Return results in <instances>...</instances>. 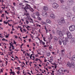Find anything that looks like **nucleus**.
<instances>
[{
	"label": "nucleus",
	"mask_w": 75,
	"mask_h": 75,
	"mask_svg": "<svg viewBox=\"0 0 75 75\" xmlns=\"http://www.w3.org/2000/svg\"><path fill=\"white\" fill-rule=\"evenodd\" d=\"M5 14L4 13H3L2 14V16H1L2 17H4V16Z\"/></svg>",
	"instance_id": "58836bf2"
},
{
	"label": "nucleus",
	"mask_w": 75,
	"mask_h": 75,
	"mask_svg": "<svg viewBox=\"0 0 75 75\" xmlns=\"http://www.w3.org/2000/svg\"><path fill=\"white\" fill-rule=\"evenodd\" d=\"M13 41L14 42V44H16V42H14V40Z\"/></svg>",
	"instance_id": "69168bd1"
},
{
	"label": "nucleus",
	"mask_w": 75,
	"mask_h": 75,
	"mask_svg": "<svg viewBox=\"0 0 75 75\" xmlns=\"http://www.w3.org/2000/svg\"><path fill=\"white\" fill-rule=\"evenodd\" d=\"M42 44L43 45H45V42H42Z\"/></svg>",
	"instance_id": "0e129e2a"
},
{
	"label": "nucleus",
	"mask_w": 75,
	"mask_h": 75,
	"mask_svg": "<svg viewBox=\"0 0 75 75\" xmlns=\"http://www.w3.org/2000/svg\"><path fill=\"white\" fill-rule=\"evenodd\" d=\"M59 50L57 49V54H59Z\"/></svg>",
	"instance_id": "72a5a7b5"
},
{
	"label": "nucleus",
	"mask_w": 75,
	"mask_h": 75,
	"mask_svg": "<svg viewBox=\"0 0 75 75\" xmlns=\"http://www.w3.org/2000/svg\"><path fill=\"white\" fill-rule=\"evenodd\" d=\"M50 17H51V18H55V15H54V14H51L50 15Z\"/></svg>",
	"instance_id": "f3484780"
},
{
	"label": "nucleus",
	"mask_w": 75,
	"mask_h": 75,
	"mask_svg": "<svg viewBox=\"0 0 75 75\" xmlns=\"http://www.w3.org/2000/svg\"><path fill=\"white\" fill-rule=\"evenodd\" d=\"M42 15L44 17H47V13L46 11H43L42 12Z\"/></svg>",
	"instance_id": "9d476101"
},
{
	"label": "nucleus",
	"mask_w": 75,
	"mask_h": 75,
	"mask_svg": "<svg viewBox=\"0 0 75 75\" xmlns=\"http://www.w3.org/2000/svg\"><path fill=\"white\" fill-rule=\"evenodd\" d=\"M71 61H75V55L73 56L72 58H71Z\"/></svg>",
	"instance_id": "a211bd4d"
},
{
	"label": "nucleus",
	"mask_w": 75,
	"mask_h": 75,
	"mask_svg": "<svg viewBox=\"0 0 75 75\" xmlns=\"http://www.w3.org/2000/svg\"><path fill=\"white\" fill-rule=\"evenodd\" d=\"M61 8H62V9H65V7H65V5H62L61 6Z\"/></svg>",
	"instance_id": "6ab92c4d"
},
{
	"label": "nucleus",
	"mask_w": 75,
	"mask_h": 75,
	"mask_svg": "<svg viewBox=\"0 0 75 75\" xmlns=\"http://www.w3.org/2000/svg\"><path fill=\"white\" fill-rule=\"evenodd\" d=\"M13 4L14 5V6H15L16 5V3H15V2H13Z\"/></svg>",
	"instance_id": "4d7b16f0"
},
{
	"label": "nucleus",
	"mask_w": 75,
	"mask_h": 75,
	"mask_svg": "<svg viewBox=\"0 0 75 75\" xmlns=\"http://www.w3.org/2000/svg\"><path fill=\"white\" fill-rule=\"evenodd\" d=\"M43 40L44 41H46V40H45V37H44L43 38Z\"/></svg>",
	"instance_id": "c03bdc74"
},
{
	"label": "nucleus",
	"mask_w": 75,
	"mask_h": 75,
	"mask_svg": "<svg viewBox=\"0 0 75 75\" xmlns=\"http://www.w3.org/2000/svg\"><path fill=\"white\" fill-rule=\"evenodd\" d=\"M38 54H37V55H35V56L36 57H38Z\"/></svg>",
	"instance_id": "338daca9"
},
{
	"label": "nucleus",
	"mask_w": 75,
	"mask_h": 75,
	"mask_svg": "<svg viewBox=\"0 0 75 75\" xmlns=\"http://www.w3.org/2000/svg\"><path fill=\"white\" fill-rule=\"evenodd\" d=\"M50 38H51V39H52V35H51V34H50Z\"/></svg>",
	"instance_id": "a19ab883"
},
{
	"label": "nucleus",
	"mask_w": 75,
	"mask_h": 75,
	"mask_svg": "<svg viewBox=\"0 0 75 75\" xmlns=\"http://www.w3.org/2000/svg\"><path fill=\"white\" fill-rule=\"evenodd\" d=\"M30 36H31V37H32V39H33V35H31V34H30Z\"/></svg>",
	"instance_id": "de8ad7c7"
},
{
	"label": "nucleus",
	"mask_w": 75,
	"mask_h": 75,
	"mask_svg": "<svg viewBox=\"0 0 75 75\" xmlns=\"http://www.w3.org/2000/svg\"><path fill=\"white\" fill-rule=\"evenodd\" d=\"M33 55H34V54H32L30 55V59H32V58H32V57H33Z\"/></svg>",
	"instance_id": "c85d7f7f"
},
{
	"label": "nucleus",
	"mask_w": 75,
	"mask_h": 75,
	"mask_svg": "<svg viewBox=\"0 0 75 75\" xmlns=\"http://www.w3.org/2000/svg\"><path fill=\"white\" fill-rule=\"evenodd\" d=\"M52 33H53V34H55V31H54V30H52Z\"/></svg>",
	"instance_id": "f704fd0d"
},
{
	"label": "nucleus",
	"mask_w": 75,
	"mask_h": 75,
	"mask_svg": "<svg viewBox=\"0 0 75 75\" xmlns=\"http://www.w3.org/2000/svg\"><path fill=\"white\" fill-rule=\"evenodd\" d=\"M13 51H12L11 52H10L11 54H12V55L13 54Z\"/></svg>",
	"instance_id": "680f3d73"
},
{
	"label": "nucleus",
	"mask_w": 75,
	"mask_h": 75,
	"mask_svg": "<svg viewBox=\"0 0 75 75\" xmlns=\"http://www.w3.org/2000/svg\"><path fill=\"white\" fill-rule=\"evenodd\" d=\"M60 1L62 4H63L64 3V1L63 0H60Z\"/></svg>",
	"instance_id": "393cba45"
},
{
	"label": "nucleus",
	"mask_w": 75,
	"mask_h": 75,
	"mask_svg": "<svg viewBox=\"0 0 75 75\" xmlns=\"http://www.w3.org/2000/svg\"><path fill=\"white\" fill-rule=\"evenodd\" d=\"M38 61V59L36 58L35 60V61Z\"/></svg>",
	"instance_id": "49530a36"
},
{
	"label": "nucleus",
	"mask_w": 75,
	"mask_h": 75,
	"mask_svg": "<svg viewBox=\"0 0 75 75\" xmlns=\"http://www.w3.org/2000/svg\"><path fill=\"white\" fill-rule=\"evenodd\" d=\"M46 22L47 23H49V24L51 23V21L49 19H47L46 20Z\"/></svg>",
	"instance_id": "2eb2a0df"
},
{
	"label": "nucleus",
	"mask_w": 75,
	"mask_h": 75,
	"mask_svg": "<svg viewBox=\"0 0 75 75\" xmlns=\"http://www.w3.org/2000/svg\"><path fill=\"white\" fill-rule=\"evenodd\" d=\"M24 14L25 16H26L28 17V16H29V13H24Z\"/></svg>",
	"instance_id": "5701e85b"
},
{
	"label": "nucleus",
	"mask_w": 75,
	"mask_h": 75,
	"mask_svg": "<svg viewBox=\"0 0 75 75\" xmlns=\"http://www.w3.org/2000/svg\"><path fill=\"white\" fill-rule=\"evenodd\" d=\"M31 21H30V23H33L34 22V21H33V19H31Z\"/></svg>",
	"instance_id": "3c124183"
},
{
	"label": "nucleus",
	"mask_w": 75,
	"mask_h": 75,
	"mask_svg": "<svg viewBox=\"0 0 75 75\" xmlns=\"http://www.w3.org/2000/svg\"><path fill=\"white\" fill-rule=\"evenodd\" d=\"M48 9V7L47 6H44L43 10H44L45 11H47Z\"/></svg>",
	"instance_id": "4468645a"
},
{
	"label": "nucleus",
	"mask_w": 75,
	"mask_h": 75,
	"mask_svg": "<svg viewBox=\"0 0 75 75\" xmlns=\"http://www.w3.org/2000/svg\"><path fill=\"white\" fill-rule=\"evenodd\" d=\"M26 54H27L28 57H30V54H28V53H26Z\"/></svg>",
	"instance_id": "37998d69"
},
{
	"label": "nucleus",
	"mask_w": 75,
	"mask_h": 75,
	"mask_svg": "<svg viewBox=\"0 0 75 75\" xmlns=\"http://www.w3.org/2000/svg\"><path fill=\"white\" fill-rule=\"evenodd\" d=\"M26 23L27 24H28V23H29V22L27 20L26 21Z\"/></svg>",
	"instance_id": "4c0bfd02"
},
{
	"label": "nucleus",
	"mask_w": 75,
	"mask_h": 75,
	"mask_svg": "<svg viewBox=\"0 0 75 75\" xmlns=\"http://www.w3.org/2000/svg\"><path fill=\"white\" fill-rule=\"evenodd\" d=\"M71 42L72 43H75V38H73L71 39Z\"/></svg>",
	"instance_id": "dca6fc26"
},
{
	"label": "nucleus",
	"mask_w": 75,
	"mask_h": 75,
	"mask_svg": "<svg viewBox=\"0 0 75 75\" xmlns=\"http://www.w3.org/2000/svg\"><path fill=\"white\" fill-rule=\"evenodd\" d=\"M36 16H38V19H41V18L39 16H40V12L38 11H36L35 13Z\"/></svg>",
	"instance_id": "1a4fd4ad"
},
{
	"label": "nucleus",
	"mask_w": 75,
	"mask_h": 75,
	"mask_svg": "<svg viewBox=\"0 0 75 75\" xmlns=\"http://www.w3.org/2000/svg\"><path fill=\"white\" fill-rule=\"evenodd\" d=\"M37 26L38 27L39 26V27H41V25H40L39 24H38Z\"/></svg>",
	"instance_id": "6e6d98bb"
},
{
	"label": "nucleus",
	"mask_w": 75,
	"mask_h": 75,
	"mask_svg": "<svg viewBox=\"0 0 75 75\" xmlns=\"http://www.w3.org/2000/svg\"><path fill=\"white\" fill-rule=\"evenodd\" d=\"M5 14H7V11H5Z\"/></svg>",
	"instance_id": "8fccbe9b"
},
{
	"label": "nucleus",
	"mask_w": 75,
	"mask_h": 75,
	"mask_svg": "<svg viewBox=\"0 0 75 75\" xmlns=\"http://www.w3.org/2000/svg\"><path fill=\"white\" fill-rule=\"evenodd\" d=\"M33 46H35V44L34 43H33Z\"/></svg>",
	"instance_id": "774afa93"
},
{
	"label": "nucleus",
	"mask_w": 75,
	"mask_h": 75,
	"mask_svg": "<svg viewBox=\"0 0 75 75\" xmlns=\"http://www.w3.org/2000/svg\"><path fill=\"white\" fill-rule=\"evenodd\" d=\"M22 10L24 11L25 13H27V11L26 10H30L32 12H33L34 11V9L32 8H31V6H30V5H28L27 4H26V6H25V7H22Z\"/></svg>",
	"instance_id": "f257e3e1"
},
{
	"label": "nucleus",
	"mask_w": 75,
	"mask_h": 75,
	"mask_svg": "<svg viewBox=\"0 0 75 75\" xmlns=\"http://www.w3.org/2000/svg\"><path fill=\"white\" fill-rule=\"evenodd\" d=\"M32 2H33V3H34L35 1V0H31Z\"/></svg>",
	"instance_id": "e433bc0d"
},
{
	"label": "nucleus",
	"mask_w": 75,
	"mask_h": 75,
	"mask_svg": "<svg viewBox=\"0 0 75 75\" xmlns=\"http://www.w3.org/2000/svg\"><path fill=\"white\" fill-rule=\"evenodd\" d=\"M57 66H56V65H55V66H54V68L55 69H56L57 68Z\"/></svg>",
	"instance_id": "052dcab7"
},
{
	"label": "nucleus",
	"mask_w": 75,
	"mask_h": 75,
	"mask_svg": "<svg viewBox=\"0 0 75 75\" xmlns=\"http://www.w3.org/2000/svg\"><path fill=\"white\" fill-rule=\"evenodd\" d=\"M58 22L59 25H62L63 24L62 23H65V20H64V19L62 20L59 19L58 20Z\"/></svg>",
	"instance_id": "7ed1b4c3"
},
{
	"label": "nucleus",
	"mask_w": 75,
	"mask_h": 75,
	"mask_svg": "<svg viewBox=\"0 0 75 75\" xmlns=\"http://www.w3.org/2000/svg\"><path fill=\"white\" fill-rule=\"evenodd\" d=\"M64 72H67V73H69V71L68 70H64Z\"/></svg>",
	"instance_id": "c756f323"
},
{
	"label": "nucleus",
	"mask_w": 75,
	"mask_h": 75,
	"mask_svg": "<svg viewBox=\"0 0 75 75\" xmlns=\"http://www.w3.org/2000/svg\"><path fill=\"white\" fill-rule=\"evenodd\" d=\"M4 24H8V22H6V21H4Z\"/></svg>",
	"instance_id": "473e14b6"
},
{
	"label": "nucleus",
	"mask_w": 75,
	"mask_h": 75,
	"mask_svg": "<svg viewBox=\"0 0 75 75\" xmlns=\"http://www.w3.org/2000/svg\"><path fill=\"white\" fill-rule=\"evenodd\" d=\"M67 67H69V68H71V67L72 68H74L75 67V64H74V62H72L71 64H70L69 62H68L67 63Z\"/></svg>",
	"instance_id": "f03ea898"
},
{
	"label": "nucleus",
	"mask_w": 75,
	"mask_h": 75,
	"mask_svg": "<svg viewBox=\"0 0 75 75\" xmlns=\"http://www.w3.org/2000/svg\"><path fill=\"white\" fill-rule=\"evenodd\" d=\"M31 28V27L29 26H28L26 27V28Z\"/></svg>",
	"instance_id": "864d4df0"
},
{
	"label": "nucleus",
	"mask_w": 75,
	"mask_h": 75,
	"mask_svg": "<svg viewBox=\"0 0 75 75\" xmlns=\"http://www.w3.org/2000/svg\"><path fill=\"white\" fill-rule=\"evenodd\" d=\"M40 44H42V42H43V41H42V40H40Z\"/></svg>",
	"instance_id": "09e8293b"
},
{
	"label": "nucleus",
	"mask_w": 75,
	"mask_h": 75,
	"mask_svg": "<svg viewBox=\"0 0 75 75\" xmlns=\"http://www.w3.org/2000/svg\"><path fill=\"white\" fill-rule=\"evenodd\" d=\"M44 27H45V30L47 29V28H46V26H45Z\"/></svg>",
	"instance_id": "bf43d9fd"
},
{
	"label": "nucleus",
	"mask_w": 75,
	"mask_h": 75,
	"mask_svg": "<svg viewBox=\"0 0 75 75\" xmlns=\"http://www.w3.org/2000/svg\"><path fill=\"white\" fill-rule=\"evenodd\" d=\"M42 24H44V25H46V24H47L46 22H44V21H42Z\"/></svg>",
	"instance_id": "2f4dec72"
},
{
	"label": "nucleus",
	"mask_w": 75,
	"mask_h": 75,
	"mask_svg": "<svg viewBox=\"0 0 75 75\" xmlns=\"http://www.w3.org/2000/svg\"><path fill=\"white\" fill-rule=\"evenodd\" d=\"M73 3H74V0H68L67 3L69 6H71Z\"/></svg>",
	"instance_id": "20e7f679"
},
{
	"label": "nucleus",
	"mask_w": 75,
	"mask_h": 75,
	"mask_svg": "<svg viewBox=\"0 0 75 75\" xmlns=\"http://www.w3.org/2000/svg\"><path fill=\"white\" fill-rule=\"evenodd\" d=\"M71 17L72 19H75V16L74 15H72L71 16Z\"/></svg>",
	"instance_id": "bb28decb"
},
{
	"label": "nucleus",
	"mask_w": 75,
	"mask_h": 75,
	"mask_svg": "<svg viewBox=\"0 0 75 75\" xmlns=\"http://www.w3.org/2000/svg\"><path fill=\"white\" fill-rule=\"evenodd\" d=\"M72 13L70 12H68L67 13V16L69 18H72Z\"/></svg>",
	"instance_id": "0eeeda50"
},
{
	"label": "nucleus",
	"mask_w": 75,
	"mask_h": 75,
	"mask_svg": "<svg viewBox=\"0 0 75 75\" xmlns=\"http://www.w3.org/2000/svg\"><path fill=\"white\" fill-rule=\"evenodd\" d=\"M12 30H13V31H14V30H15L14 28H12Z\"/></svg>",
	"instance_id": "13d9d810"
},
{
	"label": "nucleus",
	"mask_w": 75,
	"mask_h": 75,
	"mask_svg": "<svg viewBox=\"0 0 75 75\" xmlns=\"http://www.w3.org/2000/svg\"><path fill=\"white\" fill-rule=\"evenodd\" d=\"M23 4H26L27 3H29L28 1H27L25 0L23 1Z\"/></svg>",
	"instance_id": "412c9836"
},
{
	"label": "nucleus",
	"mask_w": 75,
	"mask_h": 75,
	"mask_svg": "<svg viewBox=\"0 0 75 75\" xmlns=\"http://www.w3.org/2000/svg\"><path fill=\"white\" fill-rule=\"evenodd\" d=\"M69 29L70 31H74L75 29V26L74 25L70 26L69 27Z\"/></svg>",
	"instance_id": "423d86ee"
},
{
	"label": "nucleus",
	"mask_w": 75,
	"mask_h": 75,
	"mask_svg": "<svg viewBox=\"0 0 75 75\" xmlns=\"http://www.w3.org/2000/svg\"><path fill=\"white\" fill-rule=\"evenodd\" d=\"M50 55H51V54L50 52H48L47 54V57H50Z\"/></svg>",
	"instance_id": "a878e982"
},
{
	"label": "nucleus",
	"mask_w": 75,
	"mask_h": 75,
	"mask_svg": "<svg viewBox=\"0 0 75 75\" xmlns=\"http://www.w3.org/2000/svg\"><path fill=\"white\" fill-rule=\"evenodd\" d=\"M62 42L64 45H67V42L66 41L63 40L62 41Z\"/></svg>",
	"instance_id": "4be33fe9"
},
{
	"label": "nucleus",
	"mask_w": 75,
	"mask_h": 75,
	"mask_svg": "<svg viewBox=\"0 0 75 75\" xmlns=\"http://www.w3.org/2000/svg\"><path fill=\"white\" fill-rule=\"evenodd\" d=\"M2 41H5V40H6V39H5L4 38H3V39H2Z\"/></svg>",
	"instance_id": "603ef678"
},
{
	"label": "nucleus",
	"mask_w": 75,
	"mask_h": 75,
	"mask_svg": "<svg viewBox=\"0 0 75 75\" xmlns=\"http://www.w3.org/2000/svg\"><path fill=\"white\" fill-rule=\"evenodd\" d=\"M65 10L67 11H69L70 10V8L69 6H67L65 7Z\"/></svg>",
	"instance_id": "ddd939ff"
},
{
	"label": "nucleus",
	"mask_w": 75,
	"mask_h": 75,
	"mask_svg": "<svg viewBox=\"0 0 75 75\" xmlns=\"http://www.w3.org/2000/svg\"><path fill=\"white\" fill-rule=\"evenodd\" d=\"M5 37L6 38H8V36L7 35H5Z\"/></svg>",
	"instance_id": "5fc2aeb1"
},
{
	"label": "nucleus",
	"mask_w": 75,
	"mask_h": 75,
	"mask_svg": "<svg viewBox=\"0 0 75 75\" xmlns=\"http://www.w3.org/2000/svg\"><path fill=\"white\" fill-rule=\"evenodd\" d=\"M53 7L54 8H57L58 7V5L57 4L54 3L53 4Z\"/></svg>",
	"instance_id": "6e6552de"
},
{
	"label": "nucleus",
	"mask_w": 75,
	"mask_h": 75,
	"mask_svg": "<svg viewBox=\"0 0 75 75\" xmlns=\"http://www.w3.org/2000/svg\"><path fill=\"white\" fill-rule=\"evenodd\" d=\"M53 41L54 42H57L58 41V38L56 36H53Z\"/></svg>",
	"instance_id": "f8f14e48"
},
{
	"label": "nucleus",
	"mask_w": 75,
	"mask_h": 75,
	"mask_svg": "<svg viewBox=\"0 0 75 75\" xmlns=\"http://www.w3.org/2000/svg\"><path fill=\"white\" fill-rule=\"evenodd\" d=\"M61 52L62 53V55L63 56V55H64V53L65 52V50H61Z\"/></svg>",
	"instance_id": "aec40b11"
},
{
	"label": "nucleus",
	"mask_w": 75,
	"mask_h": 75,
	"mask_svg": "<svg viewBox=\"0 0 75 75\" xmlns=\"http://www.w3.org/2000/svg\"><path fill=\"white\" fill-rule=\"evenodd\" d=\"M58 35L60 37H62V35H62V31H59L58 32Z\"/></svg>",
	"instance_id": "9b49d317"
},
{
	"label": "nucleus",
	"mask_w": 75,
	"mask_h": 75,
	"mask_svg": "<svg viewBox=\"0 0 75 75\" xmlns=\"http://www.w3.org/2000/svg\"><path fill=\"white\" fill-rule=\"evenodd\" d=\"M32 58H33V59H33V60H34L35 58V57H34V56L32 57Z\"/></svg>",
	"instance_id": "a18cd8bd"
},
{
	"label": "nucleus",
	"mask_w": 75,
	"mask_h": 75,
	"mask_svg": "<svg viewBox=\"0 0 75 75\" xmlns=\"http://www.w3.org/2000/svg\"><path fill=\"white\" fill-rule=\"evenodd\" d=\"M73 11L75 13V6H74L73 8Z\"/></svg>",
	"instance_id": "cd10ccee"
},
{
	"label": "nucleus",
	"mask_w": 75,
	"mask_h": 75,
	"mask_svg": "<svg viewBox=\"0 0 75 75\" xmlns=\"http://www.w3.org/2000/svg\"><path fill=\"white\" fill-rule=\"evenodd\" d=\"M14 37H15V38H18V37L16 35L14 36Z\"/></svg>",
	"instance_id": "ea45409f"
},
{
	"label": "nucleus",
	"mask_w": 75,
	"mask_h": 75,
	"mask_svg": "<svg viewBox=\"0 0 75 75\" xmlns=\"http://www.w3.org/2000/svg\"><path fill=\"white\" fill-rule=\"evenodd\" d=\"M8 25H9V26H10L11 27V25H12L11 24L10 25L9 23H8Z\"/></svg>",
	"instance_id": "e2e57ef3"
},
{
	"label": "nucleus",
	"mask_w": 75,
	"mask_h": 75,
	"mask_svg": "<svg viewBox=\"0 0 75 75\" xmlns=\"http://www.w3.org/2000/svg\"><path fill=\"white\" fill-rule=\"evenodd\" d=\"M67 35L68 38H69V39H71V38H72V36L71 34V33L69 32H67Z\"/></svg>",
	"instance_id": "39448f33"
},
{
	"label": "nucleus",
	"mask_w": 75,
	"mask_h": 75,
	"mask_svg": "<svg viewBox=\"0 0 75 75\" xmlns=\"http://www.w3.org/2000/svg\"><path fill=\"white\" fill-rule=\"evenodd\" d=\"M17 69L18 70V71H20V69H20V67H18L17 68Z\"/></svg>",
	"instance_id": "c9c22d12"
},
{
	"label": "nucleus",
	"mask_w": 75,
	"mask_h": 75,
	"mask_svg": "<svg viewBox=\"0 0 75 75\" xmlns=\"http://www.w3.org/2000/svg\"><path fill=\"white\" fill-rule=\"evenodd\" d=\"M32 17L33 18H34V19H36V18H35V16H32Z\"/></svg>",
	"instance_id": "79ce46f5"
},
{
	"label": "nucleus",
	"mask_w": 75,
	"mask_h": 75,
	"mask_svg": "<svg viewBox=\"0 0 75 75\" xmlns=\"http://www.w3.org/2000/svg\"><path fill=\"white\" fill-rule=\"evenodd\" d=\"M59 43L60 45H61L62 44V42H61V40H59Z\"/></svg>",
	"instance_id": "7c9ffc66"
},
{
	"label": "nucleus",
	"mask_w": 75,
	"mask_h": 75,
	"mask_svg": "<svg viewBox=\"0 0 75 75\" xmlns=\"http://www.w3.org/2000/svg\"><path fill=\"white\" fill-rule=\"evenodd\" d=\"M65 40L66 42H68V38H65Z\"/></svg>",
	"instance_id": "b1692460"
}]
</instances>
